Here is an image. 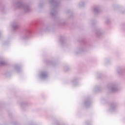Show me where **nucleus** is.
I'll return each mask as SVG.
<instances>
[{
  "instance_id": "nucleus-1",
  "label": "nucleus",
  "mask_w": 125,
  "mask_h": 125,
  "mask_svg": "<svg viewBox=\"0 0 125 125\" xmlns=\"http://www.w3.org/2000/svg\"><path fill=\"white\" fill-rule=\"evenodd\" d=\"M4 64H5L4 62H0V66H3V65H4Z\"/></svg>"
}]
</instances>
